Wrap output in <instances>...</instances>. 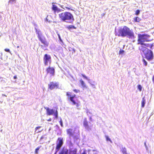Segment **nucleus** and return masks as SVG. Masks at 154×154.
<instances>
[{"label": "nucleus", "mask_w": 154, "mask_h": 154, "mask_svg": "<svg viewBox=\"0 0 154 154\" xmlns=\"http://www.w3.org/2000/svg\"><path fill=\"white\" fill-rule=\"evenodd\" d=\"M147 47H139L138 49L140 51L143 52L145 58L148 61H152L154 59V55L153 52L151 50L148 49Z\"/></svg>", "instance_id": "7ed1b4c3"}, {"label": "nucleus", "mask_w": 154, "mask_h": 154, "mask_svg": "<svg viewBox=\"0 0 154 154\" xmlns=\"http://www.w3.org/2000/svg\"><path fill=\"white\" fill-rule=\"evenodd\" d=\"M1 54V55H2V54H1V53H0V54Z\"/></svg>", "instance_id": "58836bf2"}, {"label": "nucleus", "mask_w": 154, "mask_h": 154, "mask_svg": "<svg viewBox=\"0 0 154 154\" xmlns=\"http://www.w3.org/2000/svg\"><path fill=\"white\" fill-rule=\"evenodd\" d=\"M138 88L140 91H141L142 87L141 85H138Z\"/></svg>", "instance_id": "bb28decb"}, {"label": "nucleus", "mask_w": 154, "mask_h": 154, "mask_svg": "<svg viewBox=\"0 0 154 154\" xmlns=\"http://www.w3.org/2000/svg\"><path fill=\"white\" fill-rule=\"evenodd\" d=\"M142 61L143 62V64L145 66H146L147 65V62L146 61V60L144 59H143L142 60Z\"/></svg>", "instance_id": "5701e85b"}, {"label": "nucleus", "mask_w": 154, "mask_h": 154, "mask_svg": "<svg viewBox=\"0 0 154 154\" xmlns=\"http://www.w3.org/2000/svg\"><path fill=\"white\" fill-rule=\"evenodd\" d=\"M19 48V46H17V48Z\"/></svg>", "instance_id": "4c0bfd02"}, {"label": "nucleus", "mask_w": 154, "mask_h": 154, "mask_svg": "<svg viewBox=\"0 0 154 154\" xmlns=\"http://www.w3.org/2000/svg\"><path fill=\"white\" fill-rule=\"evenodd\" d=\"M71 94V93L67 92L66 93V95L68 97V99L72 102L73 105H75L77 107H78L80 104V102L77 99H76L77 97L75 94L72 96Z\"/></svg>", "instance_id": "39448f33"}, {"label": "nucleus", "mask_w": 154, "mask_h": 154, "mask_svg": "<svg viewBox=\"0 0 154 154\" xmlns=\"http://www.w3.org/2000/svg\"><path fill=\"white\" fill-rule=\"evenodd\" d=\"M81 154H86V150H84Z\"/></svg>", "instance_id": "473e14b6"}, {"label": "nucleus", "mask_w": 154, "mask_h": 154, "mask_svg": "<svg viewBox=\"0 0 154 154\" xmlns=\"http://www.w3.org/2000/svg\"><path fill=\"white\" fill-rule=\"evenodd\" d=\"M105 137L106 139V140L107 141H110L111 143H112V141L110 139V138H109L108 136H105Z\"/></svg>", "instance_id": "4be33fe9"}, {"label": "nucleus", "mask_w": 154, "mask_h": 154, "mask_svg": "<svg viewBox=\"0 0 154 154\" xmlns=\"http://www.w3.org/2000/svg\"><path fill=\"white\" fill-rule=\"evenodd\" d=\"M67 27L68 29H76V27H75V26H73V25L68 26Z\"/></svg>", "instance_id": "aec40b11"}, {"label": "nucleus", "mask_w": 154, "mask_h": 154, "mask_svg": "<svg viewBox=\"0 0 154 154\" xmlns=\"http://www.w3.org/2000/svg\"><path fill=\"white\" fill-rule=\"evenodd\" d=\"M150 35L147 34H140L138 35V38L137 40V44L140 45L141 46L139 47H149L150 49H152L154 45V43H144L145 42H149L151 41V40L149 39Z\"/></svg>", "instance_id": "f257e3e1"}, {"label": "nucleus", "mask_w": 154, "mask_h": 154, "mask_svg": "<svg viewBox=\"0 0 154 154\" xmlns=\"http://www.w3.org/2000/svg\"><path fill=\"white\" fill-rule=\"evenodd\" d=\"M124 52V51L123 50L120 49L119 51V54H122Z\"/></svg>", "instance_id": "393cba45"}, {"label": "nucleus", "mask_w": 154, "mask_h": 154, "mask_svg": "<svg viewBox=\"0 0 154 154\" xmlns=\"http://www.w3.org/2000/svg\"><path fill=\"white\" fill-rule=\"evenodd\" d=\"M59 154H78L77 149L76 148H74L68 150L63 148L60 152Z\"/></svg>", "instance_id": "0eeeda50"}, {"label": "nucleus", "mask_w": 154, "mask_h": 154, "mask_svg": "<svg viewBox=\"0 0 154 154\" xmlns=\"http://www.w3.org/2000/svg\"><path fill=\"white\" fill-rule=\"evenodd\" d=\"M15 0H9V2H14Z\"/></svg>", "instance_id": "72a5a7b5"}, {"label": "nucleus", "mask_w": 154, "mask_h": 154, "mask_svg": "<svg viewBox=\"0 0 154 154\" xmlns=\"http://www.w3.org/2000/svg\"><path fill=\"white\" fill-rule=\"evenodd\" d=\"M115 35L118 36H127L130 38H134L135 37L133 31L126 26H124L123 27H121L116 30Z\"/></svg>", "instance_id": "f03ea898"}, {"label": "nucleus", "mask_w": 154, "mask_h": 154, "mask_svg": "<svg viewBox=\"0 0 154 154\" xmlns=\"http://www.w3.org/2000/svg\"><path fill=\"white\" fill-rule=\"evenodd\" d=\"M14 78L15 79H16L17 78V76L16 75L14 76Z\"/></svg>", "instance_id": "f704fd0d"}, {"label": "nucleus", "mask_w": 154, "mask_h": 154, "mask_svg": "<svg viewBox=\"0 0 154 154\" xmlns=\"http://www.w3.org/2000/svg\"><path fill=\"white\" fill-rule=\"evenodd\" d=\"M51 120V118H50L49 119H48V121H50Z\"/></svg>", "instance_id": "c9c22d12"}, {"label": "nucleus", "mask_w": 154, "mask_h": 154, "mask_svg": "<svg viewBox=\"0 0 154 154\" xmlns=\"http://www.w3.org/2000/svg\"><path fill=\"white\" fill-rule=\"evenodd\" d=\"M58 84L57 82H51L48 85V88L51 90L55 88H58Z\"/></svg>", "instance_id": "9b49d317"}, {"label": "nucleus", "mask_w": 154, "mask_h": 154, "mask_svg": "<svg viewBox=\"0 0 154 154\" xmlns=\"http://www.w3.org/2000/svg\"><path fill=\"white\" fill-rule=\"evenodd\" d=\"M41 127V126H39L37 127H36L35 129V132H36V133H39L41 131H37V130L39 128Z\"/></svg>", "instance_id": "412c9836"}, {"label": "nucleus", "mask_w": 154, "mask_h": 154, "mask_svg": "<svg viewBox=\"0 0 154 154\" xmlns=\"http://www.w3.org/2000/svg\"><path fill=\"white\" fill-rule=\"evenodd\" d=\"M4 50L6 52H8L11 53V51L9 49L5 48L4 49Z\"/></svg>", "instance_id": "c756f323"}, {"label": "nucleus", "mask_w": 154, "mask_h": 154, "mask_svg": "<svg viewBox=\"0 0 154 154\" xmlns=\"http://www.w3.org/2000/svg\"><path fill=\"white\" fill-rule=\"evenodd\" d=\"M59 122L60 123V124L62 127H63V122L62 120L61 119H60V121H59Z\"/></svg>", "instance_id": "cd10ccee"}, {"label": "nucleus", "mask_w": 154, "mask_h": 154, "mask_svg": "<svg viewBox=\"0 0 154 154\" xmlns=\"http://www.w3.org/2000/svg\"><path fill=\"white\" fill-rule=\"evenodd\" d=\"M40 148L39 147H38L35 150V153L36 154H37L38 153V151L39 150Z\"/></svg>", "instance_id": "c85d7f7f"}, {"label": "nucleus", "mask_w": 154, "mask_h": 154, "mask_svg": "<svg viewBox=\"0 0 154 154\" xmlns=\"http://www.w3.org/2000/svg\"><path fill=\"white\" fill-rule=\"evenodd\" d=\"M140 20V18L138 17H136L134 19V22H139Z\"/></svg>", "instance_id": "6ab92c4d"}, {"label": "nucleus", "mask_w": 154, "mask_h": 154, "mask_svg": "<svg viewBox=\"0 0 154 154\" xmlns=\"http://www.w3.org/2000/svg\"><path fill=\"white\" fill-rule=\"evenodd\" d=\"M36 32L39 40L44 45L45 47H48L49 45V43L46 40L45 37L42 36L41 32L37 30L36 31Z\"/></svg>", "instance_id": "423d86ee"}, {"label": "nucleus", "mask_w": 154, "mask_h": 154, "mask_svg": "<svg viewBox=\"0 0 154 154\" xmlns=\"http://www.w3.org/2000/svg\"><path fill=\"white\" fill-rule=\"evenodd\" d=\"M54 68L49 66L46 69L47 72L48 73H50L52 75H53L54 73Z\"/></svg>", "instance_id": "f8f14e48"}, {"label": "nucleus", "mask_w": 154, "mask_h": 154, "mask_svg": "<svg viewBox=\"0 0 154 154\" xmlns=\"http://www.w3.org/2000/svg\"><path fill=\"white\" fill-rule=\"evenodd\" d=\"M83 125L84 127L87 129H90L89 126L88 125V122L87 121V119L86 118H85L84 119V120L83 121Z\"/></svg>", "instance_id": "4468645a"}, {"label": "nucleus", "mask_w": 154, "mask_h": 154, "mask_svg": "<svg viewBox=\"0 0 154 154\" xmlns=\"http://www.w3.org/2000/svg\"><path fill=\"white\" fill-rule=\"evenodd\" d=\"M61 7L64 9H66L69 11H72V7L69 6V7H65L64 8L63 7V6H61Z\"/></svg>", "instance_id": "f3484780"}, {"label": "nucleus", "mask_w": 154, "mask_h": 154, "mask_svg": "<svg viewBox=\"0 0 154 154\" xmlns=\"http://www.w3.org/2000/svg\"><path fill=\"white\" fill-rule=\"evenodd\" d=\"M51 9L55 14L56 13H58L61 11V10L58 8L57 6L55 5H52Z\"/></svg>", "instance_id": "ddd939ff"}, {"label": "nucleus", "mask_w": 154, "mask_h": 154, "mask_svg": "<svg viewBox=\"0 0 154 154\" xmlns=\"http://www.w3.org/2000/svg\"><path fill=\"white\" fill-rule=\"evenodd\" d=\"M140 13V11L139 10H137L136 11L135 13V14L137 15H138Z\"/></svg>", "instance_id": "b1692460"}, {"label": "nucleus", "mask_w": 154, "mask_h": 154, "mask_svg": "<svg viewBox=\"0 0 154 154\" xmlns=\"http://www.w3.org/2000/svg\"><path fill=\"white\" fill-rule=\"evenodd\" d=\"M145 103V100L144 97L142 98V100L141 102V107H144V105Z\"/></svg>", "instance_id": "a211bd4d"}, {"label": "nucleus", "mask_w": 154, "mask_h": 154, "mask_svg": "<svg viewBox=\"0 0 154 154\" xmlns=\"http://www.w3.org/2000/svg\"><path fill=\"white\" fill-rule=\"evenodd\" d=\"M44 63L45 66H47L48 63L50 64L51 62V57L50 55L45 54L43 57Z\"/></svg>", "instance_id": "1a4fd4ad"}, {"label": "nucleus", "mask_w": 154, "mask_h": 154, "mask_svg": "<svg viewBox=\"0 0 154 154\" xmlns=\"http://www.w3.org/2000/svg\"><path fill=\"white\" fill-rule=\"evenodd\" d=\"M61 20L67 23H71L73 20V15L70 12L66 11L62 12L58 15Z\"/></svg>", "instance_id": "20e7f679"}, {"label": "nucleus", "mask_w": 154, "mask_h": 154, "mask_svg": "<svg viewBox=\"0 0 154 154\" xmlns=\"http://www.w3.org/2000/svg\"><path fill=\"white\" fill-rule=\"evenodd\" d=\"M89 119L90 120H91L92 118L91 117H90Z\"/></svg>", "instance_id": "e433bc0d"}, {"label": "nucleus", "mask_w": 154, "mask_h": 154, "mask_svg": "<svg viewBox=\"0 0 154 154\" xmlns=\"http://www.w3.org/2000/svg\"><path fill=\"white\" fill-rule=\"evenodd\" d=\"M67 133L69 137L73 136L74 135V132L72 129L69 128L66 130Z\"/></svg>", "instance_id": "2eb2a0df"}, {"label": "nucleus", "mask_w": 154, "mask_h": 154, "mask_svg": "<svg viewBox=\"0 0 154 154\" xmlns=\"http://www.w3.org/2000/svg\"><path fill=\"white\" fill-rule=\"evenodd\" d=\"M63 144V138L59 137L57 139V143L56 147V152L58 151Z\"/></svg>", "instance_id": "9d476101"}, {"label": "nucleus", "mask_w": 154, "mask_h": 154, "mask_svg": "<svg viewBox=\"0 0 154 154\" xmlns=\"http://www.w3.org/2000/svg\"><path fill=\"white\" fill-rule=\"evenodd\" d=\"M79 82L83 89L86 88H87V86L82 80V79H80Z\"/></svg>", "instance_id": "dca6fc26"}, {"label": "nucleus", "mask_w": 154, "mask_h": 154, "mask_svg": "<svg viewBox=\"0 0 154 154\" xmlns=\"http://www.w3.org/2000/svg\"><path fill=\"white\" fill-rule=\"evenodd\" d=\"M58 37H59V39H60V41L61 42H63L62 40L61 39L60 37V35H59V34H58Z\"/></svg>", "instance_id": "2f4dec72"}, {"label": "nucleus", "mask_w": 154, "mask_h": 154, "mask_svg": "<svg viewBox=\"0 0 154 154\" xmlns=\"http://www.w3.org/2000/svg\"><path fill=\"white\" fill-rule=\"evenodd\" d=\"M46 110L47 114L48 115H54L55 118L57 119L58 118V112L57 110L55 111L53 109H50L49 108L47 107L45 108Z\"/></svg>", "instance_id": "6e6552de"}, {"label": "nucleus", "mask_w": 154, "mask_h": 154, "mask_svg": "<svg viewBox=\"0 0 154 154\" xmlns=\"http://www.w3.org/2000/svg\"><path fill=\"white\" fill-rule=\"evenodd\" d=\"M81 75L82 76V77H83L84 78L87 79V80H88V77L85 75L84 74H81Z\"/></svg>", "instance_id": "a878e982"}, {"label": "nucleus", "mask_w": 154, "mask_h": 154, "mask_svg": "<svg viewBox=\"0 0 154 154\" xmlns=\"http://www.w3.org/2000/svg\"><path fill=\"white\" fill-rule=\"evenodd\" d=\"M73 91L74 92L76 93H78L80 91L79 90L76 89H74Z\"/></svg>", "instance_id": "7c9ffc66"}]
</instances>
